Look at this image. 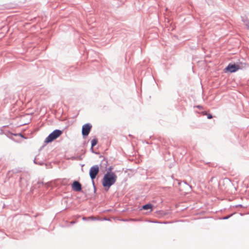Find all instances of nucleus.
<instances>
[{"label": "nucleus", "instance_id": "obj_5", "mask_svg": "<svg viewBox=\"0 0 249 249\" xmlns=\"http://www.w3.org/2000/svg\"><path fill=\"white\" fill-rule=\"evenodd\" d=\"M92 126L89 124H87L82 127V132L83 136H88L91 130Z\"/></svg>", "mask_w": 249, "mask_h": 249}, {"label": "nucleus", "instance_id": "obj_6", "mask_svg": "<svg viewBox=\"0 0 249 249\" xmlns=\"http://www.w3.org/2000/svg\"><path fill=\"white\" fill-rule=\"evenodd\" d=\"M72 188L74 191H80L82 189L81 184L77 181H74L72 184Z\"/></svg>", "mask_w": 249, "mask_h": 249}, {"label": "nucleus", "instance_id": "obj_2", "mask_svg": "<svg viewBox=\"0 0 249 249\" xmlns=\"http://www.w3.org/2000/svg\"><path fill=\"white\" fill-rule=\"evenodd\" d=\"M61 134L62 131L61 130H55L46 138L44 142L46 143L51 142L59 137Z\"/></svg>", "mask_w": 249, "mask_h": 249}, {"label": "nucleus", "instance_id": "obj_9", "mask_svg": "<svg viewBox=\"0 0 249 249\" xmlns=\"http://www.w3.org/2000/svg\"><path fill=\"white\" fill-rule=\"evenodd\" d=\"M207 118H208V119H212L213 118V116H212V115L211 114H209L207 115Z\"/></svg>", "mask_w": 249, "mask_h": 249}, {"label": "nucleus", "instance_id": "obj_1", "mask_svg": "<svg viewBox=\"0 0 249 249\" xmlns=\"http://www.w3.org/2000/svg\"><path fill=\"white\" fill-rule=\"evenodd\" d=\"M117 176L115 173L111 172H108L106 174L102 180V184L104 187H107L109 188L111 185L115 183L117 179Z\"/></svg>", "mask_w": 249, "mask_h": 249}, {"label": "nucleus", "instance_id": "obj_4", "mask_svg": "<svg viewBox=\"0 0 249 249\" xmlns=\"http://www.w3.org/2000/svg\"><path fill=\"white\" fill-rule=\"evenodd\" d=\"M240 69V66L235 64H230L225 69V71L234 72Z\"/></svg>", "mask_w": 249, "mask_h": 249}, {"label": "nucleus", "instance_id": "obj_7", "mask_svg": "<svg viewBox=\"0 0 249 249\" xmlns=\"http://www.w3.org/2000/svg\"><path fill=\"white\" fill-rule=\"evenodd\" d=\"M142 209L143 210H148V209H150V211H152V205L150 204H148L142 206Z\"/></svg>", "mask_w": 249, "mask_h": 249}, {"label": "nucleus", "instance_id": "obj_8", "mask_svg": "<svg viewBox=\"0 0 249 249\" xmlns=\"http://www.w3.org/2000/svg\"><path fill=\"white\" fill-rule=\"evenodd\" d=\"M98 142V140L97 139H93L91 141V147L92 148L94 146H95Z\"/></svg>", "mask_w": 249, "mask_h": 249}, {"label": "nucleus", "instance_id": "obj_3", "mask_svg": "<svg viewBox=\"0 0 249 249\" xmlns=\"http://www.w3.org/2000/svg\"><path fill=\"white\" fill-rule=\"evenodd\" d=\"M99 168L98 166L97 165L93 166L90 168L89 170V175L92 180L96 178L99 173Z\"/></svg>", "mask_w": 249, "mask_h": 249}, {"label": "nucleus", "instance_id": "obj_10", "mask_svg": "<svg viewBox=\"0 0 249 249\" xmlns=\"http://www.w3.org/2000/svg\"><path fill=\"white\" fill-rule=\"evenodd\" d=\"M202 114H203V115H207V113H206V112H202Z\"/></svg>", "mask_w": 249, "mask_h": 249}]
</instances>
